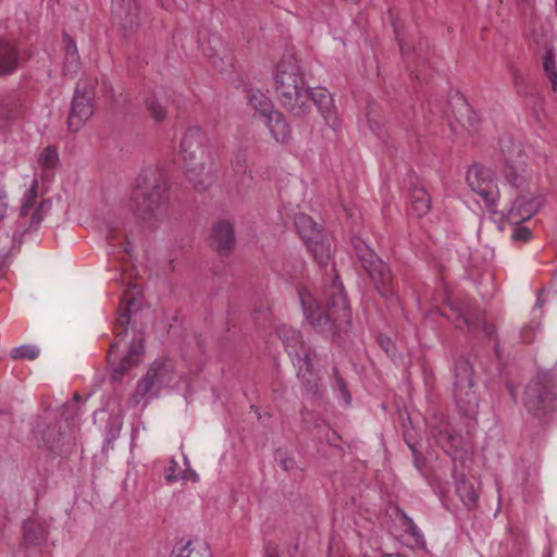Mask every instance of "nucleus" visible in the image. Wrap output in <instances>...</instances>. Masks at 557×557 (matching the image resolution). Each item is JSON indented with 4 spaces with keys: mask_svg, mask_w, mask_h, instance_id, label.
Here are the masks:
<instances>
[{
    "mask_svg": "<svg viewBox=\"0 0 557 557\" xmlns=\"http://www.w3.org/2000/svg\"><path fill=\"white\" fill-rule=\"evenodd\" d=\"M123 305L119 308V317L115 322V341L111 344L108 352V361L112 367L111 377L113 381H120L133 367L141 361L144 354V335L136 331L128 341V324L132 308L136 306L137 299L127 292L123 299Z\"/></svg>",
    "mask_w": 557,
    "mask_h": 557,
    "instance_id": "nucleus-1",
    "label": "nucleus"
},
{
    "mask_svg": "<svg viewBox=\"0 0 557 557\" xmlns=\"http://www.w3.org/2000/svg\"><path fill=\"white\" fill-rule=\"evenodd\" d=\"M304 314L315 327L333 331L337 325L347 323L350 319V308L343 284L335 275L323 290V304L318 302L310 294L299 293Z\"/></svg>",
    "mask_w": 557,
    "mask_h": 557,
    "instance_id": "nucleus-2",
    "label": "nucleus"
},
{
    "mask_svg": "<svg viewBox=\"0 0 557 557\" xmlns=\"http://www.w3.org/2000/svg\"><path fill=\"white\" fill-rule=\"evenodd\" d=\"M275 90L281 104L294 116L309 112L310 87L308 86L299 60L285 55L276 65Z\"/></svg>",
    "mask_w": 557,
    "mask_h": 557,
    "instance_id": "nucleus-3",
    "label": "nucleus"
},
{
    "mask_svg": "<svg viewBox=\"0 0 557 557\" xmlns=\"http://www.w3.org/2000/svg\"><path fill=\"white\" fill-rule=\"evenodd\" d=\"M169 186L158 173H146L138 178L131 197L134 214L144 222L154 223L165 218L168 212Z\"/></svg>",
    "mask_w": 557,
    "mask_h": 557,
    "instance_id": "nucleus-4",
    "label": "nucleus"
},
{
    "mask_svg": "<svg viewBox=\"0 0 557 557\" xmlns=\"http://www.w3.org/2000/svg\"><path fill=\"white\" fill-rule=\"evenodd\" d=\"M276 333L297 369V376L305 391L313 396L320 395L319 377L311 361L312 349L305 344L300 333L295 329L282 325L277 327Z\"/></svg>",
    "mask_w": 557,
    "mask_h": 557,
    "instance_id": "nucleus-5",
    "label": "nucleus"
},
{
    "mask_svg": "<svg viewBox=\"0 0 557 557\" xmlns=\"http://www.w3.org/2000/svg\"><path fill=\"white\" fill-rule=\"evenodd\" d=\"M523 406L528 413L547 422L557 410V386L549 371H541L525 386Z\"/></svg>",
    "mask_w": 557,
    "mask_h": 557,
    "instance_id": "nucleus-6",
    "label": "nucleus"
},
{
    "mask_svg": "<svg viewBox=\"0 0 557 557\" xmlns=\"http://www.w3.org/2000/svg\"><path fill=\"white\" fill-rule=\"evenodd\" d=\"M176 377L174 364L170 359H157L148 368L135 391L131 401L134 406L144 401L145 406L150 399L159 396L162 388L170 386Z\"/></svg>",
    "mask_w": 557,
    "mask_h": 557,
    "instance_id": "nucleus-7",
    "label": "nucleus"
},
{
    "mask_svg": "<svg viewBox=\"0 0 557 557\" xmlns=\"http://www.w3.org/2000/svg\"><path fill=\"white\" fill-rule=\"evenodd\" d=\"M351 244L361 268L374 284L377 293L384 298L393 295L391 287L393 277L388 265L363 239L355 237L352 238Z\"/></svg>",
    "mask_w": 557,
    "mask_h": 557,
    "instance_id": "nucleus-8",
    "label": "nucleus"
},
{
    "mask_svg": "<svg viewBox=\"0 0 557 557\" xmlns=\"http://www.w3.org/2000/svg\"><path fill=\"white\" fill-rule=\"evenodd\" d=\"M453 385L456 405L462 414L472 417L479 409V396L473 389L474 371L470 361L460 357L455 360L453 368Z\"/></svg>",
    "mask_w": 557,
    "mask_h": 557,
    "instance_id": "nucleus-9",
    "label": "nucleus"
},
{
    "mask_svg": "<svg viewBox=\"0 0 557 557\" xmlns=\"http://www.w3.org/2000/svg\"><path fill=\"white\" fill-rule=\"evenodd\" d=\"M500 151L505 162L504 177L506 182L519 190V194L530 193L535 186L528 182L523 172L525 157L520 145L515 144L511 139L500 141Z\"/></svg>",
    "mask_w": 557,
    "mask_h": 557,
    "instance_id": "nucleus-10",
    "label": "nucleus"
},
{
    "mask_svg": "<svg viewBox=\"0 0 557 557\" xmlns=\"http://www.w3.org/2000/svg\"><path fill=\"white\" fill-rule=\"evenodd\" d=\"M36 201L37 186L34 184L24 194L20 210V218L17 221V228L14 232V237L23 236L25 233L37 231L44 218L52 208V202L48 199L40 201L37 207Z\"/></svg>",
    "mask_w": 557,
    "mask_h": 557,
    "instance_id": "nucleus-11",
    "label": "nucleus"
},
{
    "mask_svg": "<svg viewBox=\"0 0 557 557\" xmlns=\"http://www.w3.org/2000/svg\"><path fill=\"white\" fill-rule=\"evenodd\" d=\"M467 183L492 210L499 197V190L494 172L481 164H473L467 172Z\"/></svg>",
    "mask_w": 557,
    "mask_h": 557,
    "instance_id": "nucleus-12",
    "label": "nucleus"
},
{
    "mask_svg": "<svg viewBox=\"0 0 557 557\" xmlns=\"http://www.w3.org/2000/svg\"><path fill=\"white\" fill-rule=\"evenodd\" d=\"M543 202V197L535 195L533 189H531L530 193L519 194L512 202L507 218L513 224L527 221L539 212Z\"/></svg>",
    "mask_w": 557,
    "mask_h": 557,
    "instance_id": "nucleus-13",
    "label": "nucleus"
},
{
    "mask_svg": "<svg viewBox=\"0 0 557 557\" xmlns=\"http://www.w3.org/2000/svg\"><path fill=\"white\" fill-rule=\"evenodd\" d=\"M208 136L199 126L189 127L181 140V154L186 162L202 160Z\"/></svg>",
    "mask_w": 557,
    "mask_h": 557,
    "instance_id": "nucleus-14",
    "label": "nucleus"
},
{
    "mask_svg": "<svg viewBox=\"0 0 557 557\" xmlns=\"http://www.w3.org/2000/svg\"><path fill=\"white\" fill-rule=\"evenodd\" d=\"M95 102L88 96L74 94L67 117L71 132H77L94 115Z\"/></svg>",
    "mask_w": 557,
    "mask_h": 557,
    "instance_id": "nucleus-15",
    "label": "nucleus"
},
{
    "mask_svg": "<svg viewBox=\"0 0 557 557\" xmlns=\"http://www.w3.org/2000/svg\"><path fill=\"white\" fill-rule=\"evenodd\" d=\"M190 161L185 163L186 176L194 189L205 191L215 181V173L211 168H207L201 161Z\"/></svg>",
    "mask_w": 557,
    "mask_h": 557,
    "instance_id": "nucleus-16",
    "label": "nucleus"
},
{
    "mask_svg": "<svg viewBox=\"0 0 557 557\" xmlns=\"http://www.w3.org/2000/svg\"><path fill=\"white\" fill-rule=\"evenodd\" d=\"M112 10L125 29L133 30L139 25V4L136 0H112Z\"/></svg>",
    "mask_w": 557,
    "mask_h": 557,
    "instance_id": "nucleus-17",
    "label": "nucleus"
},
{
    "mask_svg": "<svg viewBox=\"0 0 557 557\" xmlns=\"http://www.w3.org/2000/svg\"><path fill=\"white\" fill-rule=\"evenodd\" d=\"M458 318L462 320L470 331L481 329L487 337L494 338L496 336L495 326L485 321L484 313L480 309H467L463 313H459Z\"/></svg>",
    "mask_w": 557,
    "mask_h": 557,
    "instance_id": "nucleus-18",
    "label": "nucleus"
},
{
    "mask_svg": "<svg viewBox=\"0 0 557 557\" xmlns=\"http://www.w3.org/2000/svg\"><path fill=\"white\" fill-rule=\"evenodd\" d=\"M265 124L273 138L278 143H287L290 138V127L284 115L273 110L264 117Z\"/></svg>",
    "mask_w": 557,
    "mask_h": 557,
    "instance_id": "nucleus-19",
    "label": "nucleus"
},
{
    "mask_svg": "<svg viewBox=\"0 0 557 557\" xmlns=\"http://www.w3.org/2000/svg\"><path fill=\"white\" fill-rule=\"evenodd\" d=\"M295 226L306 245L323 234L318 223L306 213L296 214Z\"/></svg>",
    "mask_w": 557,
    "mask_h": 557,
    "instance_id": "nucleus-20",
    "label": "nucleus"
},
{
    "mask_svg": "<svg viewBox=\"0 0 557 557\" xmlns=\"http://www.w3.org/2000/svg\"><path fill=\"white\" fill-rule=\"evenodd\" d=\"M234 228L230 222L221 221L213 228V243L221 252L228 251L234 245Z\"/></svg>",
    "mask_w": 557,
    "mask_h": 557,
    "instance_id": "nucleus-21",
    "label": "nucleus"
},
{
    "mask_svg": "<svg viewBox=\"0 0 557 557\" xmlns=\"http://www.w3.org/2000/svg\"><path fill=\"white\" fill-rule=\"evenodd\" d=\"M509 72L511 74L512 84L516 89V92L522 98H532L536 101H541V97L536 88L529 83L524 74L513 64L509 65Z\"/></svg>",
    "mask_w": 557,
    "mask_h": 557,
    "instance_id": "nucleus-22",
    "label": "nucleus"
},
{
    "mask_svg": "<svg viewBox=\"0 0 557 557\" xmlns=\"http://www.w3.org/2000/svg\"><path fill=\"white\" fill-rule=\"evenodd\" d=\"M64 39V61L63 71L66 75H74L81 69V58L74 39L67 34L63 35Z\"/></svg>",
    "mask_w": 557,
    "mask_h": 557,
    "instance_id": "nucleus-23",
    "label": "nucleus"
},
{
    "mask_svg": "<svg viewBox=\"0 0 557 557\" xmlns=\"http://www.w3.org/2000/svg\"><path fill=\"white\" fill-rule=\"evenodd\" d=\"M18 65V52L16 48L0 40V76L13 73Z\"/></svg>",
    "mask_w": 557,
    "mask_h": 557,
    "instance_id": "nucleus-24",
    "label": "nucleus"
},
{
    "mask_svg": "<svg viewBox=\"0 0 557 557\" xmlns=\"http://www.w3.org/2000/svg\"><path fill=\"white\" fill-rule=\"evenodd\" d=\"M23 539L26 545H41L47 540L46 529L37 520H27L23 524Z\"/></svg>",
    "mask_w": 557,
    "mask_h": 557,
    "instance_id": "nucleus-25",
    "label": "nucleus"
},
{
    "mask_svg": "<svg viewBox=\"0 0 557 557\" xmlns=\"http://www.w3.org/2000/svg\"><path fill=\"white\" fill-rule=\"evenodd\" d=\"M306 246L320 267L327 265L331 259L332 247L331 243L325 238L323 234L321 235L320 238L313 239Z\"/></svg>",
    "mask_w": 557,
    "mask_h": 557,
    "instance_id": "nucleus-26",
    "label": "nucleus"
},
{
    "mask_svg": "<svg viewBox=\"0 0 557 557\" xmlns=\"http://www.w3.org/2000/svg\"><path fill=\"white\" fill-rule=\"evenodd\" d=\"M456 492L462 504L472 510L478 506L479 494L473 485L465 475H462L456 483Z\"/></svg>",
    "mask_w": 557,
    "mask_h": 557,
    "instance_id": "nucleus-27",
    "label": "nucleus"
},
{
    "mask_svg": "<svg viewBox=\"0 0 557 557\" xmlns=\"http://www.w3.org/2000/svg\"><path fill=\"white\" fill-rule=\"evenodd\" d=\"M311 103L315 104L325 121L330 123L333 107L331 94L323 88L310 89L309 110L311 109Z\"/></svg>",
    "mask_w": 557,
    "mask_h": 557,
    "instance_id": "nucleus-28",
    "label": "nucleus"
},
{
    "mask_svg": "<svg viewBox=\"0 0 557 557\" xmlns=\"http://www.w3.org/2000/svg\"><path fill=\"white\" fill-rule=\"evenodd\" d=\"M35 433L46 445L59 442L62 435L58 423H51L45 417L37 421Z\"/></svg>",
    "mask_w": 557,
    "mask_h": 557,
    "instance_id": "nucleus-29",
    "label": "nucleus"
},
{
    "mask_svg": "<svg viewBox=\"0 0 557 557\" xmlns=\"http://www.w3.org/2000/svg\"><path fill=\"white\" fill-rule=\"evenodd\" d=\"M411 205L418 216H423L430 211L431 196L424 187H413L411 189Z\"/></svg>",
    "mask_w": 557,
    "mask_h": 557,
    "instance_id": "nucleus-30",
    "label": "nucleus"
},
{
    "mask_svg": "<svg viewBox=\"0 0 557 557\" xmlns=\"http://www.w3.org/2000/svg\"><path fill=\"white\" fill-rule=\"evenodd\" d=\"M542 65L545 75L552 83L553 90L557 91V63L553 47L545 46V54L543 55Z\"/></svg>",
    "mask_w": 557,
    "mask_h": 557,
    "instance_id": "nucleus-31",
    "label": "nucleus"
},
{
    "mask_svg": "<svg viewBox=\"0 0 557 557\" xmlns=\"http://www.w3.org/2000/svg\"><path fill=\"white\" fill-rule=\"evenodd\" d=\"M248 102L263 117L274 110L271 99L260 90H250L248 94Z\"/></svg>",
    "mask_w": 557,
    "mask_h": 557,
    "instance_id": "nucleus-32",
    "label": "nucleus"
},
{
    "mask_svg": "<svg viewBox=\"0 0 557 557\" xmlns=\"http://www.w3.org/2000/svg\"><path fill=\"white\" fill-rule=\"evenodd\" d=\"M434 437L447 454H451L461 444V437L449 429L440 430Z\"/></svg>",
    "mask_w": 557,
    "mask_h": 557,
    "instance_id": "nucleus-33",
    "label": "nucleus"
},
{
    "mask_svg": "<svg viewBox=\"0 0 557 557\" xmlns=\"http://www.w3.org/2000/svg\"><path fill=\"white\" fill-rule=\"evenodd\" d=\"M146 108L154 122H163L168 116V109L162 98L151 95L146 99Z\"/></svg>",
    "mask_w": 557,
    "mask_h": 557,
    "instance_id": "nucleus-34",
    "label": "nucleus"
},
{
    "mask_svg": "<svg viewBox=\"0 0 557 557\" xmlns=\"http://www.w3.org/2000/svg\"><path fill=\"white\" fill-rule=\"evenodd\" d=\"M367 120L369 127L376 135L381 136L383 117L381 115V108L375 101H369L367 106Z\"/></svg>",
    "mask_w": 557,
    "mask_h": 557,
    "instance_id": "nucleus-35",
    "label": "nucleus"
},
{
    "mask_svg": "<svg viewBox=\"0 0 557 557\" xmlns=\"http://www.w3.org/2000/svg\"><path fill=\"white\" fill-rule=\"evenodd\" d=\"M97 88V78L91 76L82 77L77 85L75 92L79 95L88 96L90 100L95 102V91Z\"/></svg>",
    "mask_w": 557,
    "mask_h": 557,
    "instance_id": "nucleus-36",
    "label": "nucleus"
},
{
    "mask_svg": "<svg viewBox=\"0 0 557 557\" xmlns=\"http://www.w3.org/2000/svg\"><path fill=\"white\" fill-rule=\"evenodd\" d=\"M39 163L46 169H53L59 162L57 148L53 146L46 147L38 159Z\"/></svg>",
    "mask_w": 557,
    "mask_h": 557,
    "instance_id": "nucleus-37",
    "label": "nucleus"
},
{
    "mask_svg": "<svg viewBox=\"0 0 557 557\" xmlns=\"http://www.w3.org/2000/svg\"><path fill=\"white\" fill-rule=\"evenodd\" d=\"M39 349L36 346L32 345H23L16 348H13L10 352V356L13 359H29L34 360L38 357Z\"/></svg>",
    "mask_w": 557,
    "mask_h": 557,
    "instance_id": "nucleus-38",
    "label": "nucleus"
},
{
    "mask_svg": "<svg viewBox=\"0 0 557 557\" xmlns=\"http://www.w3.org/2000/svg\"><path fill=\"white\" fill-rule=\"evenodd\" d=\"M114 98L113 96V88L109 84L108 81L103 79L101 83L97 81V88L95 91V101L103 99L104 101H112Z\"/></svg>",
    "mask_w": 557,
    "mask_h": 557,
    "instance_id": "nucleus-39",
    "label": "nucleus"
},
{
    "mask_svg": "<svg viewBox=\"0 0 557 557\" xmlns=\"http://www.w3.org/2000/svg\"><path fill=\"white\" fill-rule=\"evenodd\" d=\"M400 515L403 518V524L406 528L407 533L410 534L413 539L420 540L422 537V534L420 533V530L413 522V520L403 510L400 511Z\"/></svg>",
    "mask_w": 557,
    "mask_h": 557,
    "instance_id": "nucleus-40",
    "label": "nucleus"
},
{
    "mask_svg": "<svg viewBox=\"0 0 557 557\" xmlns=\"http://www.w3.org/2000/svg\"><path fill=\"white\" fill-rule=\"evenodd\" d=\"M333 374H334L335 384H336V387H337L338 392L341 393V395L344 398L345 403L347 405H349L350 401H351V397H350V394L348 392V388H347V385H346L345 381L343 380V377H341V375L338 373L337 368L333 369Z\"/></svg>",
    "mask_w": 557,
    "mask_h": 557,
    "instance_id": "nucleus-41",
    "label": "nucleus"
},
{
    "mask_svg": "<svg viewBox=\"0 0 557 557\" xmlns=\"http://www.w3.org/2000/svg\"><path fill=\"white\" fill-rule=\"evenodd\" d=\"M275 460L284 471L293 470L296 467V461L281 450L275 453Z\"/></svg>",
    "mask_w": 557,
    "mask_h": 557,
    "instance_id": "nucleus-42",
    "label": "nucleus"
},
{
    "mask_svg": "<svg viewBox=\"0 0 557 557\" xmlns=\"http://www.w3.org/2000/svg\"><path fill=\"white\" fill-rule=\"evenodd\" d=\"M176 557H211L207 547H202V552L199 549H189V543L181 549V553Z\"/></svg>",
    "mask_w": 557,
    "mask_h": 557,
    "instance_id": "nucleus-43",
    "label": "nucleus"
},
{
    "mask_svg": "<svg viewBox=\"0 0 557 557\" xmlns=\"http://www.w3.org/2000/svg\"><path fill=\"white\" fill-rule=\"evenodd\" d=\"M120 435L119 428H115L114 425L108 426L107 429V436L103 444V451H108L109 449L113 448V441L116 440Z\"/></svg>",
    "mask_w": 557,
    "mask_h": 557,
    "instance_id": "nucleus-44",
    "label": "nucleus"
},
{
    "mask_svg": "<svg viewBox=\"0 0 557 557\" xmlns=\"http://www.w3.org/2000/svg\"><path fill=\"white\" fill-rule=\"evenodd\" d=\"M247 161V154L245 151H237L232 158V165L236 171H245V164Z\"/></svg>",
    "mask_w": 557,
    "mask_h": 557,
    "instance_id": "nucleus-45",
    "label": "nucleus"
},
{
    "mask_svg": "<svg viewBox=\"0 0 557 557\" xmlns=\"http://www.w3.org/2000/svg\"><path fill=\"white\" fill-rule=\"evenodd\" d=\"M531 237V231L525 226H520L515 228L512 233V238L516 240H523L527 242Z\"/></svg>",
    "mask_w": 557,
    "mask_h": 557,
    "instance_id": "nucleus-46",
    "label": "nucleus"
},
{
    "mask_svg": "<svg viewBox=\"0 0 557 557\" xmlns=\"http://www.w3.org/2000/svg\"><path fill=\"white\" fill-rule=\"evenodd\" d=\"M176 462L172 461V465L164 470V478L168 482H174L180 478V474L175 471Z\"/></svg>",
    "mask_w": 557,
    "mask_h": 557,
    "instance_id": "nucleus-47",
    "label": "nucleus"
},
{
    "mask_svg": "<svg viewBox=\"0 0 557 557\" xmlns=\"http://www.w3.org/2000/svg\"><path fill=\"white\" fill-rule=\"evenodd\" d=\"M397 39L399 42L400 52L403 55H406L411 52L412 48L408 45L403 38L399 37L398 32L396 30Z\"/></svg>",
    "mask_w": 557,
    "mask_h": 557,
    "instance_id": "nucleus-48",
    "label": "nucleus"
},
{
    "mask_svg": "<svg viewBox=\"0 0 557 557\" xmlns=\"http://www.w3.org/2000/svg\"><path fill=\"white\" fill-rule=\"evenodd\" d=\"M212 65L216 67L220 72L225 71V61L223 58H220L218 54L212 55Z\"/></svg>",
    "mask_w": 557,
    "mask_h": 557,
    "instance_id": "nucleus-49",
    "label": "nucleus"
},
{
    "mask_svg": "<svg viewBox=\"0 0 557 557\" xmlns=\"http://www.w3.org/2000/svg\"><path fill=\"white\" fill-rule=\"evenodd\" d=\"M465 110L468 112V126L473 127L478 122L476 113L472 112L467 104L465 106Z\"/></svg>",
    "mask_w": 557,
    "mask_h": 557,
    "instance_id": "nucleus-50",
    "label": "nucleus"
},
{
    "mask_svg": "<svg viewBox=\"0 0 557 557\" xmlns=\"http://www.w3.org/2000/svg\"><path fill=\"white\" fill-rule=\"evenodd\" d=\"M8 210V202L5 197L0 195V221L3 219Z\"/></svg>",
    "mask_w": 557,
    "mask_h": 557,
    "instance_id": "nucleus-51",
    "label": "nucleus"
},
{
    "mask_svg": "<svg viewBox=\"0 0 557 557\" xmlns=\"http://www.w3.org/2000/svg\"><path fill=\"white\" fill-rule=\"evenodd\" d=\"M13 116H14V114H13V113H10V114H9V113H8V114H7V113H3V109H2V108H0V119H11V117H13Z\"/></svg>",
    "mask_w": 557,
    "mask_h": 557,
    "instance_id": "nucleus-52",
    "label": "nucleus"
},
{
    "mask_svg": "<svg viewBox=\"0 0 557 557\" xmlns=\"http://www.w3.org/2000/svg\"><path fill=\"white\" fill-rule=\"evenodd\" d=\"M381 345H382V347H383L386 351H388V350H389V346H392V343H391V341H389V339H386V342H383V341H382V342H381Z\"/></svg>",
    "mask_w": 557,
    "mask_h": 557,
    "instance_id": "nucleus-53",
    "label": "nucleus"
},
{
    "mask_svg": "<svg viewBox=\"0 0 557 557\" xmlns=\"http://www.w3.org/2000/svg\"><path fill=\"white\" fill-rule=\"evenodd\" d=\"M265 557H278L275 553V549H270L268 548L267 552H265Z\"/></svg>",
    "mask_w": 557,
    "mask_h": 557,
    "instance_id": "nucleus-54",
    "label": "nucleus"
},
{
    "mask_svg": "<svg viewBox=\"0 0 557 557\" xmlns=\"http://www.w3.org/2000/svg\"><path fill=\"white\" fill-rule=\"evenodd\" d=\"M382 557H403L400 554H385Z\"/></svg>",
    "mask_w": 557,
    "mask_h": 557,
    "instance_id": "nucleus-55",
    "label": "nucleus"
},
{
    "mask_svg": "<svg viewBox=\"0 0 557 557\" xmlns=\"http://www.w3.org/2000/svg\"><path fill=\"white\" fill-rule=\"evenodd\" d=\"M74 400H75V401H79V400H81V396H79L78 394H75V395H74Z\"/></svg>",
    "mask_w": 557,
    "mask_h": 557,
    "instance_id": "nucleus-56",
    "label": "nucleus"
},
{
    "mask_svg": "<svg viewBox=\"0 0 557 557\" xmlns=\"http://www.w3.org/2000/svg\"><path fill=\"white\" fill-rule=\"evenodd\" d=\"M510 394L513 395V389L509 386Z\"/></svg>",
    "mask_w": 557,
    "mask_h": 557,
    "instance_id": "nucleus-57",
    "label": "nucleus"
}]
</instances>
